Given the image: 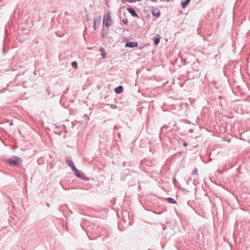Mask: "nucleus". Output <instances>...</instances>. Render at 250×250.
<instances>
[{
  "instance_id": "nucleus-1",
  "label": "nucleus",
  "mask_w": 250,
  "mask_h": 250,
  "mask_svg": "<svg viewBox=\"0 0 250 250\" xmlns=\"http://www.w3.org/2000/svg\"><path fill=\"white\" fill-rule=\"evenodd\" d=\"M21 160L18 157H13L7 161V163L15 166H19L21 163Z\"/></svg>"
},
{
  "instance_id": "nucleus-2",
  "label": "nucleus",
  "mask_w": 250,
  "mask_h": 250,
  "mask_svg": "<svg viewBox=\"0 0 250 250\" xmlns=\"http://www.w3.org/2000/svg\"><path fill=\"white\" fill-rule=\"evenodd\" d=\"M112 21L109 14L107 13L104 17L103 22L107 27L111 25Z\"/></svg>"
},
{
  "instance_id": "nucleus-3",
  "label": "nucleus",
  "mask_w": 250,
  "mask_h": 250,
  "mask_svg": "<svg viewBox=\"0 0 250 250\" xmlns=\"http://www.w3.org/2000/svg\"><path fill=\"white\" fill-rule=\"evenodd\" d=\"M72 169L74 171L75 174L78 177L81 178L83 179H85V176L84 173L82 171L78 170L74 166H72Z\"/></svg>"
},
{
  "instance_id": "nucleus-4",
  "label": "nucleus",
  "mask_w": 250,
  "mask_h": 250,
  "mask_svg": "<svg viewBox=\"0 0 250 250\" xmlns=\"http://www.w3.org/2000/svg\"><path fill=\"white\" fill-rule=\"evenodd\" d=\"M137 42H127L125 44V47L132 48L137 46Z\"/></svg>"
},
{
  "instance_id": "nucleus-5",
  "label": "nucleus",
  "mask_w": 250,
  "mask_h": 250,
  "mask_svg": "<svg viewBox=\"0 0 250 250\" xmlns=\"http://www.w3.org/2000/svg\"><path fill=\"white\" fill-rule=\"evenodd\" d=\"M127 11L133 16H137V14L136 13L134 9L132 8H128Z\"/></svg>"
},
{
  "instance_id": "nucleus-6",
  "label": "nucleus",
  "mask_w": 250,
  "mask_h": 250,
  "mask_svg": "<svg viewBox=\"0 0 250 250\" xmlns=\"http://www.w3.org/2000/svg\"><path fill=\"white\" fill-rule=\"evenodd\" d=\"M123 91V87L122 86H119L115 89V92L117 93H121Z\"/></svg>"
},
{
  "instance_id": "nucleus-7",
  "label": "nucleus",
  "mask_w": 250,
  "mask_h": 250,
  "mask_svg": "<svg viewBox=\"0 0 250 250\" xmlns=\"http://www.w3.org/2000/svg\"><path fill=\"white\" fill-rule=\"evenodd\" d=\"M154 42L155 44H158L160 42V37L158 35H156L154 38Z\"/></svg>"
},
{
  "instance_id": "nucleus-8",
  "label": "nucleus",
  "mask_w": 250,
  "mask_h": 250,
  "mask_svg": "<svg viewBox=\"0 0 250 250\" xmlns=\"http://www.w3.org/2000/svg\"><path fill=\"white\" fill-rule=\"evenodd\" d=\"M100 51L101 52V55L102 56V58H104L106 54L104 49L103 48H101Z\"/></svg>"
},
{
  "instance_id": "nucleus-9",
  "label": "nucleus",
  "mask_w": 250,
  "mask_h": 250,
  "mask_svg": "<svg viewBox=\"0 0 250 250\" xmlns=\"http://www.w3.org/2000/svg\"><path fill=\"white\" fill-rule=\"evenodd\" d=\"M167 200L170 203H172V204L176 203L175 200L173 198H167Z\"/></svg>"
},
{
  "instance_id": "nucleus-10",
  "label": "nucleus",
  "mask_w": 250,
  "mask_h": 250,
  "mask_svg": "<svg viewBox=\"0 0 250 250\" xmlns=\"http://www.w3.org/2000/svg\"><path fill=\"white\" fill-rule=\"evenodd\" d=\"M192 175H198V170L197 168H195L192 171Z\"/></svg>"
},
{
  "instance_id": "nucleus-11",
  "label": "nucleus",
  "mask_w": 250,
  "mask_h": 250,
  "mask_svg": "<svg viewBox=\"0 0 250 250\" xmlns=\"http://www.w3.org/2000/svg\"><path fill=\"white\" fill-rule=\"evenodd\" d=\"M71 65L72 67H74L75 68H77V62L75 61L72 62L71 63Z\"/></svg>"
},
{
  "instance_id": "nucleus-12",
  "label": "nucleus",
  "mask_w": 250,
  "mask_h": 250,
  "mask_svg": "<svg viewBox=\"0 0 250 250\" xmlns=\"http://www.w3.org/2000/svg\"><path fill=\"white\" fill-rule=\"evenodd\" d=\"M188 5V0H185L184 2L182 3V5L183 8H185Z\"/></svg>"
},
{
  "instance_id": "nucleus-13",
  "label": "nucleus",
  "mask_w": 250,
  "mask_h": 250,
  "mask_svg": "<svg viewBox=\"0 0 250 250\" xmlns=\"http://www.w3.org/2000/svg\"><path fill=\"white\" fill-rule=\"evenodd\" d=\"M66 163L69 166H70L71 167H72V166H74L73 164V162L72 161H67Z\"/></svg>"
},
{
  "instance_id": "nucleus-14",
  "label": "nucleus",
  "mask_w": 250,
  "mask_h": 250,
  "mask_svg": "<svg viewBox=\"0 0 250 250\" xmlns=\"http://www.w3.org/2000/svg\"><path fill=\"white\" fill-rule=\"evenodd\" d=\"M184 146H186L187 145V144L186 143H185L184 144Z\"/></svg>"
},
{
  "instance_id": "nucleus-15",
  "label": "nucleus",
  "mask_w": 250,
  "mask_h": 250,
  "mask_svg": "<svg viewBox=\"0 0 250 250\" xmlns=\"http://www.w3.org/2000/svg\"><path fill=\"white\" fill-rule=\"evenodd\" d=\"M152 14H153V15H156L154 12H153V13H152Z\"/></svg>"
},
{
  "instance_id": "nucleus-16",
  "label": "nucleus",
  "mask_w": 250,
  "mask_h": 250,
  "mask_svg": "<svg viewBox=\"0 0 250 250\" xmlns=\"http://www.w3.org/2000/svg\"><path fill=\"white\" fill-rule=\"evenodd\" d=\"M190 0H188V3L189 2Z\"/></svg>"
}]
</instances>
